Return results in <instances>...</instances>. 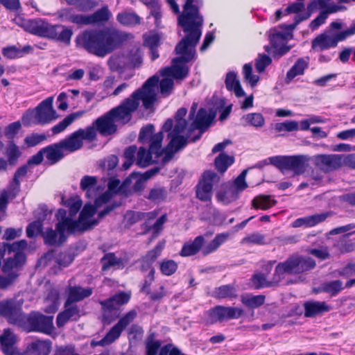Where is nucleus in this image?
<instances>
[{
	"label": "nucleus",
	"mask_w": 355,
	"mask_h": 355,
	"mask_svg": "<svg viewBox=\"0 0 355 355\" xmlns=\"http://www.w3.org/2000/svg\"><path fill=\"white\" fill-rule=\"evenodd\" d=\"M128 40V35L116 28L85 31L76 37V43L89 53L104 58L119 49Z\"/></svg>",
	"instance_id": "nucleus-1"
},
{
	"label": "nucleus",
	"mask_w": 355,
	"mask_h": 355,
	"mask_svg": "<svg viewBox=\"0 0 355 355\" xmlns=\"http://www.w3.org/2000/svg\"><path fill=\"white\" fill-rule=\"evenodd\" d=\"M158 83V76H151L140 89L133 92L119 106L110 110V114L112 115L115 122H119L122 125L128 123L132 119V114L137 110L140 101H142L145 109L151 108L157 99L155 87Z\"/></svg>",
	"instance_id": "nucleus-2"
},
{
	"label": "nucleus",
	"mask_w": 355,
	"mask_h": 355,
	"mask_svg": "<svg viewBox=\"0 0 355 355\" xmlns=\"http://www.w3.org/2000/svg\"><path fill=\"white\" fill-rule=\"evenodd\" d=\"M178 25L186 35L178 43V49H184L185 46L196 48L202 35L204 18L199 9L183 10L178 16Z\"/></svg>",
	"instance_id": "nucleus-3"
},
{
	"label": "nucleus",
	"mask_w": 355,
	"mask_h": 355,
	"mask_svg": "<svg viewBox=\"0 0 355 355\" xmlns=\"http://www.w3.org/2000/svg\"><path fill=\"white\" fill-rule=\"evenodd\" d=\"M21 26L33 35L54 40L69 45L73 35V31L63 25H52L43 19H35L23 20Z\"/></svg>",
	"instance_id": "nucleus-4"
},
{
	"label": "nucleus",
	"mask_w": 355,
	"mask_h": 355,
	"mask_svg": "<svg viewBox=\"0 0 355 355\" xmlns=\"http://www.w3.org/2000/svg\"><path fill=\"white\" fill-rule=\"evenodd\" d=\"M316 263L310 257L293 254L286 261L279 263L273 274V282L279 284L285 275H299L313 269Z\"/></svg>",
	"instance_id": "nucleus-5"
},
{
	"label": "nucleus",
	"mask_w": 355,
	"mask_h": 355,
	"mask_svg": "<svg viewBox=\"0 0 355 355\" xmlns=\"http://www.w3.org/2000/svg\"><path fill=\"white\" fill-rule=\"evenodd\" d=\"M178 49V44L175 48V53L180 56L172 60V65L162 69L160 74L162 76H172L176 80H183L189 74V69L186 63L191 61L196 55V49L185 46L184 49Z\"/></svg>",
	"instance_id": "nucleus-6"
},
{
	"label": "nucleus",
	"mask_w": 355,
	"mask_h": 355,
	"mask_svg": "<svg viewBox=\"0 0 355 355\" xmlns=\"http://www.w3.org/2000/svg\"><path fill=\"white\" fill-rule=\"evenodd\" d=\"M173 120L172 119H168L162 126V130L168 132V138L170 139V141L165 148L162 147V155L164 157L162 162L166 163L170 161L174 154L179 150L183 149L188 144V139L191 132H189L187 130V135L186 137L180 135L181 133L184 132L186 129H178L173 128Z\"/></svg>",
	"instance_id": "nucleus-7"
},
{
	"label": "nucleus",
	"mask_w": 355,
	"mask_h": 355,
	"mask_svg": "<svg viewBox=\"0 0 355 355\" xmlns=\"http://www.w3.org/2000/svg\"><path fill=\"white\" fill-rule=\"evenodd\" d=\"M228 237V234L223 233L217 234L215 238L207 245L202 248L205 238L200 235L195 238L191 243H186L183 245L180 255L182 257H190L196 254L201 249L204 255L209 254L215 252Z\"/></svg>",
	"instance_id": "nucleus-8"
},
{
	"label": "nucleus",
	"mask_w": 355,
	"mask_h": 355,
	"mask_svg": "<svg viewBox=\"0 0 355 355\" xmlns=\"http://www.w3.org/2000/svg\"><path fill=\"white\" fill-rule=\"evenodd\" d=\"M244 313L242 309L235 306H216L205 313L204 322L206 325H211L224 320L238 319Z\"/></svg>",
	"instance_id": "nucleus-9"
},
{
	"label": "nucleus",
	"mask_w": 355,
	"mask_h": 355,
	"mask_svg": "<svg viewBox=\"0 0 355 355\" xmlns=\"http://www.w3.org/2000/svg\"><path fill=\"white\" fill-rule=\"evenodd\" d=\"M309 161L306 155L275 156L270 158V164L280 171L291 170L295 174L303 173L306 168V162Z\"/></svg>",
	"instance_id": "nucleus-10"
},
{
	"label": "nucleus",
	"mask_w": 355,
	"mask_h": 355,
	"mask_svg": "<svg viewBox=\"0 0 355 355\" xmlns=\"http://www.w3.org/2000/svg\"><path fill=\"white\" fill-rule=\"evenodd\" d=\"M53 316L45 315L39 312H31L26 315L24 322L28 332L37 331L51 334L53 329Z\"/></svg>",
	"instance_id": "nucleus-11"
},
{
	"label": "nucleus",
	"mask_w": 355,
	"mask_h": 355,
	"mask_svg": "<svg viewBox=\"0 0 355 355\" xmlns=\"http://www.w3.org/2000/svg\"><path fill=\"white\" fill-rule=\"evenodd\" d=\"M53 97L51 96L42 101L34 110L32 116L34 119L33 123L45 125L58 119V115L53 107Z\"/></svg>",
	"instance_id": "nucleus-12"
},
{
	"label": "nucleus",
	"mask_w": 355,
	"mask_h": 355,
	"mask_svg": "<svg viewBox=\"0 0 355 355\" xmlns=\"http://www.w3.org/2000/svg\"><path fill=\"white\" fill-rule=\"evenodd\" d=\"M155 126L153 124H148L140 130L138 140L144 145L148 144L152 152H156L162 155V144L164 139L163 131L154 133Z\"/></svg>",
	"instance_id": "nucleus-13"
},
{
	"label": "nucleus",
	"mask_w": 355,
	"mask_h": 355,
	"mask_svg": "<svg viewBox=\"0 0 355 355\" xmlns=\"http://www.w3.org/2000/svg\"><path fill=\"white\" fill-rule=\"evenodd\" d=\"M216 110L209 109V112L205 108H200L196 116L193 121L188 126L189 132L195 130H199L200 133L191 139L195 142L198 140L202 134L209 127L216 115Z\"/></svg>",
	"instance_id": "nucleus-14"
},
{
	"label": "nucleus",
	"mask_w": 355,
	"mask_h": 355,
	"mask_svg": "<svg viewBox=\"0 0 355 355\" xmlns=\"http://www.w3.org/2000/svg\"><path fill=\"white\" fill-rule=\"evenodd\" d=\"M63 223H57L55 229L51 227L47 228L42 233V238L45 245L53 247H60L67 240L68 235L67 230L64 229Z\"/></svg>",
	"instance_id": "nucleus-15"
},
{
	"label": "nucleus",
	"mask_w": 355,
	"mask_h": 355,
	"mask_svg": "<svg viewBox=\"0 0 355 355\" xmlns=\"http://www.w3.org/2000/svg\"><path fill=\"white\" fill-rule=\"evenodd\" d=\"M342 155L338 154L317 155L313 157V163L324 173H330L342 167Z\"/></svg>",
	"instance_id": "nucleus-16"
},
{
	"label": "nucleus",
	"mask_w": 355,
	"mask_h": 355,
	"mask_svg": "<svg viewBox=\"0 0 355 355\" xmlns=\"http://www.w3.org/2000/svg\"><path fill=\"white\" fill-rule=\"evenodd\" d=\"M0 313L14 324L23 323L26 317L21 312V307L13 301L2 302L0 305Z\"/></svg>",
	"instance_id": "nucleus-17"
},
{
	"label": "nucleus",
	"mask_w": 355,
	"mask_h": 355,
	"mask_svg": "<svg viewBox=\"0 0 355 355\" xmlns=\"http://www.w3.org/2000/svg\"><path fill=\"white\" fill-rule=\"evenodd\" d=\"M95 204L87 203L80 213L78 219L76 221H80V227L78 228V232L83 233L85 231L93 229L98 223V219H93L90 220H85L86 219L93 216L97 210Z\"/></svg>",
	"instance_id": "nucleus-18"
},
{
	"label": "nucleus",
	"mask_w": 355,
	"mask_h": 355,
	"mask_svg": "<svg viewBox=\"0 0 355 355\" xmlns=\"http://www.w3.org/2000/svg\"><path fill=\"white\" fill-rule=\"evenodd\" d=\"M64 307V311L59 313L56 318V324L59 328L69 320L77 321L80 317V309L76 304H67V301H65Z\"/></svg>",
	"instance_id": "nucleus-19"
},
{
	"label": "nucleus",
	"mask_w": 355,
	"mask_h": 355,
	"mask_svg": "<svg viewBox=\"0 0 355 355\" xmlns=\"http://www.w3.org/2000/svg\"><path fill=\"white\" fill-rule=\"evenodd\" d=\"M93 125H95L96 130L103 136L111 135L117 131V125L115 124V121L109 112L96 119Z\"/></svg>",
	"instance_id": "nucleus-20"
},
{
	"label": "nucleus",
	"mask_w": 355,
	"mask_h": 355,
	"mask_svg": "<svg viewBox=\"0 0 355 355\" xmlns=\"http://www.w3.org/2000/svg\"><path fill=\"white\" fill-rule=\"evenodd\" d=\"M111 16L108 7L104 6L92 15H83V25L102 24L109 21Z\"/></svg>",
	"instance_id": "nucleus-21"
},
{
	"label": "nucleus",
	"mask_w": 355,
	"mask_h": 355,
	"mask_svg": "<svg viewBox=\"0 0 355 355\" xmlns=\"http://www.w3.org/2000/svg\"><path fill=\"white\" fill-rule=\"evenodd\" d=\"M93 290L90 287L83 288L80 286H69L66 290L67 304L76 303L89 297L92 294Z\"/></svg>",
	"instance_id": "nucleus-22"
},
{
	"label": "nucleus",
	"mask_w": 355,
	"mask_h": 355,
	"mask_svg": "<svg viewBox=\"0 0 355 355\" xmlns=\"http://www.w3.org/2000/svg\"><path fill=\"white\" fill-rule=\"evenodd\" d=\"M304 316L313 318L330 311L331 307L325 302L309 301L304 304Z\"/></svg>",
	"instance_id": "nucleus-23"
},
{
	"label": "nucleus",
	"mask_w": 355,
	"mask_h": 355,
	"mask_svg": "<svg viewBox=\"0 0 355 355\" xmlns=\"http://www.w3.org/2000/svg\"><path fill=\"white\" fill-rule=\"evenodd\" d=\"M80 188L85 192L88 198H94L97 195L98 189V178L96 176L85 175L80 182Z\"/></svg>",
	"instance_id": "nucleus-24"
},
{
	"label": "nucleus",
	"mask_w": 355,
	"mask_h": 355,
	"mask_svg": "<svg viewBox=\"0 0 355 355\" xmlns=\"http://www.w3.org/2000/svg\"><path fill=\"white\" fill-rule=\"evenodd\" d=\"M62 150L59 142L42 148V151L44 152L46 158L51 165L58 163L64 157Z\"/></svg>",
	"instance_id": "nucleus-25"
},
{
	"label": "nucleus",
	"mask_w": 355,
	"mask_h": 355,
	"mask_svg": "<svg viewBox=\"0 0 355 355\" xmlns=\"http://www.w3.org/2000/svg\"><path fill=\"white\" fill-rule=\"evenodd\" d=\"M225 83L227 89L230 92L233 91L237 98L245 96V94L235 72L230 71L227 73Z\"/></svg>",
	"instance_id": "nucleus-26"
},
{
	"label": "nucleus",
	"mask_w": 355,
	"mask_h": 355,
	"mask_svg": "<svg viewBox=\"0 0 355 355\" xmlns=\"http://www.w3.org/2000/svg\"><path fill=\"white\" fill-rule=\"evenodd\" d=\"M148 150L145 147H140L138 150L137 155L136 164L139 167L146 168L153 164L152 155L154 154L155 158L160 157L162 155H159L156 152H152L150 147L148 146Z\"/></svg>",
	"instance_id": "nucleus-27"
},
{
	"label": "nucleus",
	"mask_w": 355,
	"mask_h": 355,
	"mask_svg": "<svg viewBox=\"0 0 355 355\" xmlns=\"http://www.w3.org/2000/svg\"><path fill=\"white\" fill-rule=\"evenodd\" d=\"M58 223L67 224L64 225V229L67 233L71 234L78 232V228L80 227V221L73 220L71 217L67 216V211L64 209H60L56 214Z\"/></svg>",
	"instance_id": "nucleus-28"
},
{
	"label": "nucleus",
	"mask_w": 355,
	"mask_h": 355,
	"mask_svg": "<svg viewBox=\"0 0 355 355\" xmlns=\"http://www.w3.org/2000/svg\"><path fill=\"white\" fill-rule=\"evenodd\" d=\"M82 131H76L67 139L60 141L59 143L62 149L69 152H74L82 148L83 143L79 136Z\"/></svg>",
	"instance_id": "nucleus-29"
},
{
	"label": "nucleus",
	"mask_w": 355,
	"mask_h": 355,
	"mask_svg": "<svg viewBox=\"0 0 355 355\" xmlns=\"http://www.w3.org/2000/svg\"><path fill=\"white\" fill-rule=\"evenodd\" d=\"M130 295L125 292L119 293L112 297L101 302L103 307L107 310L117 309L119 306L123 305L128 302Z\"/></svg>",
	"instance_id": "nucleus-30"
},
{
	"label": "nucleus",
	"mask_w": 355,
	"mask_h": 355,
	"mask_svg": "<svg viewBox=\"0 0 355 355\" xmlns=\"http://www.w3.org/2000/svg\"><path fill=\"white\" fill-rule=\"evenodd\" d=\"M334 37L322 33L317 36L311 44L314 50L323 51L331 47L336 46V41L333 40Z\"/></svg>",
	"instance_id": "nucleus-31"
},
{
	"label": "nucleus",
	"mask_w": 355,
	"mask_h": 355,
	"mask_svg": "<svg viewBox=\"0 0 355 355\" xmlns=\"http://www.w3.org/2000/svg\"><path fill=\"white\" fill-rule=\"evenodd\" d=\"M56 15L58 18L62 21H68L78 25H83V15L75 14L73 8H62L57 11Z\"/></svg>",
	"instance_id": "nucleus-32"
},
{
	"label": "nucleus",
	"mask_w": 355,
	"mask_h": 355,
	"mask_svg": "<svg viewBox=\"0 0 355 355\" xmlns=\"http://www.w3.org/2000/svg\"><path fill=\"white\" fill-rule=\"evenodd\" d=\"M26 255L23 252H17L14 257L8 258L3 266V271L8 272L12 269L21 268L26 263Z\"/></svg>",
	"instance_id": "nucleus-33"
},
{
	"label": "nucleus",
	"mask_w": 355,
	"mask_h": 355,
	"mask_svg": "<svg viewBox=\"0 0 355 355\" xmlns=\"http://www.w3.org/2000/svg\"><path fill=\"white\" fill-rule=\"evenodd\" d=\"M16 342V338L9 329H5L0 336V343L4 353L7 355H12L14 353L13 346Z\"/></svg>",
	"instance_id": "nucleus-34"
},
{
	"label": "nucleus",
	"mask_w": 355,
	"mask_h": 355,
	"mask_svg": "<svg viewBox=\"0 0 355 355\" xmlns=\"http://www.w3.org/2000/svg\"><path fill=\"white\" fill-rule=\"evenodd\" d=\"M309 58L306 60L304 58H299L294 65L286 73V83L291 82L294 78L297 76L303 75L304 70L308 67L309 65Z\"/></svg>",
	"instance_id": "nucleus-35"
},
{
	"label": "nucleus",
	"mask_w": 355,
	"mask_h": 355,
	"mask_svg": "<svg viewBox=\"0 0 355 355\" xmlns=\"http://www.w3.org/2000/svg\"><path fill=\"white\" fill-rule=\"evenodd\" d=\"M51 348V342L50 340H37L31 344L29 354L30 355H49Z\"/></svg>",
	"instance_id": "nucleus-36"
},
{
	"label": "nucleus",
	"mask_w": 355,
	"mask_h": 355,
	"mask_svg": "<svg viewBox=\"0 0 355 355\" xmlns=\"http://www.w3.org/2000/svg\"><path fill=\"white\" fill-rule=\"evenodd\" d=\"M139 175H140L139 173H132V175H130V178H126L123 182L121 184V185L120 187L119 186V184H120V181L119 180H117V179H111L109 180L108 182V189L110 191H114L115 190L116 188L119 187L118 189V192L119 193H121L123 194H125V195H128V193H129V190L128 189V187L130 186V184H131V178H135V177H137Z\"/></svg>",
	"instance_id": "nucleus-37"
},
{
	"label": "nucleus",
	"mask_w": 355,
	"mask_h": 355,
	"mask_svg": "<svg viewBox=\"0 0 355 355\" xmlns=\"http://www.w3.org/2000/svg\"><path fill=\"white\" fill-rule=\"evenodd\" d=\"M123 331V329H122V328H121L116 323L110 329L104 338L97 343V345L100 346H105L113 343L120 337Z\"/></svg>",
	"instance_id": "nucleus-38"
},
{
	"label": "nucleus",
	"mask_w": 355,
	"mask_h": 355,
	"mask_svg": "<svg viewBox=\"0 0 355 355\" xmlns=\"http://www.w3.org/2000/svg\"><path fill=\"white\" fill-rule=\"evenodd\" d=\"M234 162V157L224 153H220L216 157L214 164L217 171L221 173H225L227 168Z\"/></svg>",
	"instance_id": "nucleus-39"
},
{
	"label": "nucleus",
	"mask_w": 355,
	"mask_h": 355,
	"mask_svg": "<svg viewBox=\"0 0 355 355\" xmlns=\"http://www.w3.org/2000/svg\"><path fill=\"white\" fill-rule=\"evenodd\" d=\"M117 21L123 26H132L139 24L141 18L135 12H123L116 16Z\"/></svg>",
	"instance_id": "nucleus-40"
},
{
	"label": "nucleus",
	"mask_w": 355,
	"mask_h": 355,
	"mask_svg": "<svg viewBox=\"0 0 355 355\" xmlns=\"http://www.w3.org/2000/svg\"><path fill=\"white\" fill-rule=\"evenodd\" d=\"M265 299L266 297L263 295H246L241 296V301L243 304L250 309H257L264 304Z\"/></svg>",
	"instance_id": "nucleus-41"
},
{
	"label": "nucleus",
	"mask_w": 355,
	"mask_h": 355,
	"mask_svg": "<svg viewBox=\"0 0 355 355\" xmlns=\"http://www.w3.org/2000/svg\"><path fill=\"white\" fill-rule=\"evenodd\" d=\"M277 204V201L270 196L260 195L252 201V206L255 209H268Z\"/></svg>",
	"instance_id": "nucleus-42"
},
{
	"label": "nucleus",
	"mask_w": 355,
	"mask_h": 355,
	"mask_svg": "<svg viewBox=\"0 0 355 355\" xmlns=\"http://www.w3.org/2000/svg\"><path fill=\"white\" fill-rule=\"evenodd\" d=\"M102 263V270L106 271L111 268H119L123 265V261L117 258L114 253H107L101 259Z\"/></svg>",
	"instance_id": "nucleus-43"
},
{
	"label": "nucleus",
	"mask_w": 355,
	"mask_h": 355,
	"mask_svg": "<svg viewBox=\"0 0 355 355\" xmlns=\"http://www.w3.org/2000/svg\"><path fill=\"white\" fill-rule=\"evenodd\" d=\"M80 116H82V112H80L70 114L69 115L67 116L62 121L52 128V132L54 135L62 132Z\"/></svg>",
	"instance_id": "nucleus-44"
},
{
	"label": "nucleus",
	"mask_w": 355,
	"mask_h": 355,
	"mask_svg": "<svg viewBox=\"0 0 355 355\" xmlns=\"http://www.w3.org/2000/svg\"><path fill=\"white\" fill-rule=\"evenodd\" d=\"M343 289V282L339 279L325 282L321 286L322 292L330 294L331 296L337 295Z\"/></svg>",
	"instance_id": "nucleus-45"
},
{
	"label": "nucleus",
	"mask_w": 355,
	"mask_h": 355,
	"mask_svg": "<svg viewBox=\"0 0 355 355\" xmlns=\"http://www.w3.org/2000/svg\"><path fill=\"white\" fill-rule=\"evenodd\" d=\"M239 193L238 189L234 187H230L224 192H220L217 194L218 201L225 205L231 203L239 198Z\"/></svg>",
	"instance_id": "nucleus-46"
},
{
	"label": "nucleus",
	"mask_w": 355,
	"mask_h": 355,
	"mask_svg": "<svg viewBox=\"0 0 355 355\" xmlns=\"http://www.w3.org/2000/svg\"><path fill=\"white\" fill-rule=\"evenodd\" d=\"M46 302L48 305L44 309V312L53 313L57 311L59 306V293L55 290L51 291L46 298Z\"/></svg>",
	"instance_id": "nucleus-47"
},
{
	"label": "nucleus",
	"mask_w": 355,
	"mask_h": 355,
	"mask_svg": "<svg viewBox=\"0 0 355 355\" xmlns=\"http://www.w3.org/2000/svg\"><path fill=\"white\" fill-rule=\"evenodd\" d=\"M21 153L19 147L13 142L10 141L6 147V155L8 158V162L11 166L16 165Z\"/></svg>",
	"instance_id": "nucleus-48"
},
{
	"label": "nucleus",
	"mask_w": 355,
	"mask_h": 355,
	"mask_svg": "<svg viewBox=\"0 0 355 355\" xmlns=\"http://www.w3.org/2000/svg\"><path fill=\"white\" fill-rule=\"evenodd\" d=\"M167 196V191L162 187H155L152 188L148 195L146 197L147 199L155 202L164 201Z\"/></svg>",
	"instance_id": "nucleus-49"
},
{
	"label": "nucleus",
	"mask_w": 355,
	"mask_h": 355,
	"mask_svg": "<svg viewBox=\"0 0 355 355\" xmlns=\"http://www.w3.org/2000/svg\"><path fill=\"white\" fill-rule=\"evenodd\" d=\"M246 123L255 127L261 128L265 124V119L261 113H250L242 117Z\"/></svg>",
	"instance_id": "nucleus-50"
},
{
	"label": "nucleus",
	"mask_w": 355,
	"mask_h": 355,
	"mask_svg": "<svg viewBox=\"0 0 355 355\" xmlns=\"http://www.w3.org/2000/svg\"><path fill=\"white\" fill-rule=\"evenodd\" d=\"M355 234V231L345 234L339 241L338 248L341 253H348L355 250V241L347 239V236ZM355 241V239H354Z\"/></svg>",
	"instance_id": "nucleus-51"
},
{
	"label": "nucleus",
	"mask_w": 355,
	"mask_h": 355,
	"mask_svg": "<svg viewBox=\"0 0 355 355\" xmlns=\"http://www.w3.org/2000/svg\"><path fill=\"white\" fill-rule=\"evenodd\" d=\"M178 267V263L172 259H164L159 263L160 271L166 276H170L174 274Z\"/></svg>",
	"instance_id": "nucleus-52"
},
{
	"label": "nucleus",
	"mask_w": 355,
	"mask_h": 355,
	"mask_svg": "<svg viewBox=\"0 0 355 355\" xmlns=\"http://www.w3.org/2000/svg\"><path fill=\"white\" fill-rule=\"evenodd\" d=\"M187 113V110L184 107L180 108L175 115V124L173 123V128L178 129H187L188 128V122L184 119Z\"/></svg>",
	"instance_id": "nucleus-53"
},
{
	"label": "nucleus",
	"mask_w": 355,
	"mask_h": 355,
	"mask_svg": "<svg viewBox=\"0 0 355 355\" xmlns=\"http://www.w3.org/2000/svg\"><path fill=\"white\" fill-rule=\"evenodd\" d=\"M43 223L40 220H34L26 227V232L28 238H34L37 235L42 236Z\"/></svg>",
	"instance_id": "nucleus-54"
},
{
	"label": "nucleus",
	"mask_w": 355,
	"mask_h": 355,
	"mask_svg": "<svg viewBox=\"0 0 355 355\" xmlns=\"http://www.w3.org/2000/svg\"><path fill=\"white\" fill-rule=\"evenodd\" d=\"M216 296L218 298H232L236 296V288L230 284L221 286L216 289Z\"/></svg>",
	"instance_id": "nucleus-55"
},
{
	"label": "nucleus",
	"mask_w": 355,
	"mask_h": 355,
	"mask_svg": "<svg viewBox=\"0 0 355 355\" xmlns=\"http://www.w3.org/2000/svg\"><path fill=\"white\" fill-rule=\"evenodd\" d=\"M164 242L160 241L159 242L155 248L149 250L145 256L142 258L151 263L152 264L157 260V259L160 256L164 248Z\"/></svg>",
	"instance_id": "nucleus-56"
},
{
	"label": "nucleus",
	"mask_w": 355,
	"mask_h": 355,
	"mask_svg": "<svg viewBox=\"0 0 355 355\" xmlns=\"http://www.w3.org/2000/svg\"><path fill=\"white\" fill-rule=\"evenodd\" d=\"M290 33L284 31H274L270 34V41L274 48H277L282 42L288 40Z\"/></svg>",
	"instance_id": "nucleus-57"
},
{
	"label": "nucleus",
	"mask_w": 355,
	"mask_h": 355,
	"mask_svg": "<svg viewBox=\"0 0 355 355\" xmlns=\"http://www.w3.org/2000/svg\"><path fill=\"white\" fill-rule=\"evenodd\" d=\"M332 216L331 211H326L320 214H317L306 217L307 227H313L323 221H324L328 217Z\"/></svg>",
	"instance_id": "nucleus-58"
},
{
	"label": "nucleus",
	"mask_w": 355,
	"mask_h": 355,
	"mask_svg": "<svg viewBox=\"0 0 355 355\" xmlns=\"http://www.w3.org/2000/svg\"><path fill=\"white\" fill-rule=\"evenodd\" d=\"M154 334H150L146 340V355H157L158 349L161 347L162 343L160 340H153Z\"/></svg>",
	"instance_id": "nucleus-59"
},
{
	"label": "nucleus",
	"mask_w": 355,
	"mask_h": 355,
	"mask_svg": "<svg viewBox=\"0 0 355 355\" xmlns=\"http://www.w3.org/2000/svg\"><path fill=\"white\" fill-rule=\"evenodd\" d=\"M212 190L209 186L198 183L196 187V197L204 202L209 201L211 198Z\"/></svg>",
	"instance_id": "nucleus-60"
},
{
	"label": "nucleus",
	"mask_w": 355,
	"mask_h": 355,
	"mask_svg": "<svg viewBox=\"0 0 355 355\" xmlns=\"http://www.w3.org/2000/svg\"><path fill=\"white\" fill-rule=\"evenodd\" d=\"M46 139L45 134L32 133L27 135L24 139V144L28 147H33Z\"/></svg>",
	"instance_id": "nucleus-61"
},
{
	"label": "nucleus",
	"mask_w": 355,
	"mask_h": 355,
	"mask_svg": "<svg viewBox=\"0 0 355 355\" xmlns=\"http://www.w3.org/2000/svg\"><path fill=\"white\" fill-rule=\"evenodd\" d=\"M147 215H148L147 213L129 211L125 215V220L127 225H132L144 219Z\"/></svg>",
	"instance_id": "nucleus-62"
},
{
	"label": "nucleus",
	"mask_w": 355,
	"mask_h": 355,
	"mask_svg": "<svg viewBox=\"0 0 355 355\" xmlns=\"http://www.w3.org/2000/svg\"><path fill=\"white\" fill-rule=\"evenodd\" d=\"M218 182L219 177L215 172L211 171H207L204 172L202 176V180L199 182L203 185L209 186L212 189L214 184Z\"/></svg>",
	"instance_id": "nucleus-63"
},
{
	"label": "nucleus",
	"mask_w": 355,
	"mask_h": 355,
	"mask_svg": "<svg viewBox=\"0 0 355 355\" xmlns=\"http://www.w3.org/2000/svg\"><path fill=\"white\" fill-rule=\"evenodd\" d=\"M334 274L345 278L355 275V263H348L345 267L335 270Z\"/></svg>",
	"instance_id": "nucleus-64"
}]
</instances>
